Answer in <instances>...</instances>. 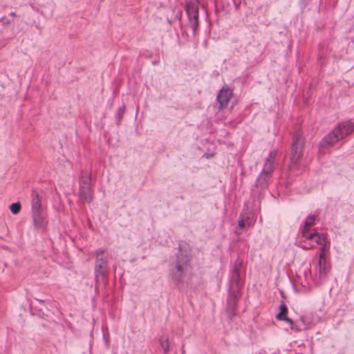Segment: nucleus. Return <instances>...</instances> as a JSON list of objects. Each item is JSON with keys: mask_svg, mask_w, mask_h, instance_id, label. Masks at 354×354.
Instances as JSON below:
<instances>
[{"mask_svg": "<svg viewBox=\"0 0 354 354\" xmlns=\"http://www.w3.org/2000/svg\"><path fill=\"white\" fill-rule=\"evenodd\" d=\"M192 257L189 245L186 243L179 244L178 252L169 266V277L176 286L183 283L190 268Z\"/></svg>", "mask_w": 354, "mask_h": 354, "instance_id": "obj_1", "label": "nucleus"}, {"mask_svg": "<svg viewBox=\"0 0 354 354\" xmlns=\"http://www.w3.org/2000/svg\"><path fill=\"white\" fill-rule=\"evenodd\" d=\"M242 261L237 259L234 264L230 281V287L227 299V313L230 319L236 315V305L241 297L242 283L240 279V269Z\"/></svg>", "mask_w": 354, "mask_h": 354, "instance_id": "obj_2", "label": "nucleus"}, {"mask_svg": "<svg viewBox=\"0 0 354 354\" xmlns=\"http://www.w3.org/2000/svg\"><path fill=\"white\" fill-rule=\"evenodd\" d=\"M93 254L95 257V278L97 283L105 282V274L108 271L109 255L106 250L98 248Z\"/></svg>", "mask_w": 354, "mask_h": 354, "instance_id": "obj_3", "label": "nucleus"}, {"mask_svg": "<svg viewBox=\"0 0 354 354\" xmlns=\"http://www.w3.org/2000/svg\"><path fill=\"white\" fill-rule=\"evenodd\" d=\"M304 146L303 133L300 130L294 131L292 136L290 169L297 167L298 160L303 156Z\"/></svg>", "mask_w": 354, "mask_h": 354, "instance_id": "obj_4", "label": "nucleus"}, {"mask_svg": "<svg viewBox=\"0 0 354 354\" xmlns=\"http://www.w3.org/2000/svg\"><path fill=\"white\" fill-rule=\"evenodd\" d=\"M202 0H186L185 10L189 19V26L195 35L199 26L198 9Z\"/></svg>", "mask_w": 354, "mask_h": 354, "instance_id": "obj_5", "label": "nucleus"}, {"mask_svg": "<svg viewBox=\"0 0 354 354\" xmlns=\"http://www.w3.org/2000/svg\"><path fill=\"white\" fill-rule=\"evenodd\" d=\"M32 219L34 227L36 230H40L41 232L46 230L48 224V221L45 210L32 212Z\"/></svg>", "mask_w": 354, "mask_h": 354, "instance_id": "obj_6", "label": "nucleus"}, {"mask_svg": "<svg viewBox=\"0 0 354 354\" xmlns=\"http://www.w3.org/2000/svg\"><path fill=\"white\" fill-rule=\"evenodd\" d=\"M335 129L339 133V138L343 140L354 132V122L350 120L339 122Z\"/></svg>", "mask_w": 354, "mask_h": 354, "instance_id": "obj_7", "label": "nucleus"}, {"mask_svg": "<svg viewBox=\"0 0 354 354\" xmlns=\"http://www.w3.org/2000/svg\"><path fill=\"white\" fill-rule=\"evenodd\" d=\"M341 140L339 138V133L334 128L333 131L326 135L319 142V147L322 148H328L333 146L338 141Z\"/></svg>", "mask_w": 354, "mask_h": 354, "instance_id": "obj_8", "label": "nucleus"}, {"mask_svg": "<svg viewBox=\"0 0 354 354\" xmlns=\"http://www.w3.org/2000/svg\"><path fill=\"white\" fill-rule=\"evenodd\" d=\"M78 196L82 201L90 203L93 198L92 186H79Z\"/></svg>", "mask_w": 354, "mask_h": 354, "instance_id": "obj_9", "label": "nucleus"}, {"mask_svg": "<svg viewBox=\"0 0 354 354\" xmlns=\"http://www.w3.org/2000/svg\"><path fill=\"white\" fill-rule=\"evenodd\" d=\"M277 153V152L276 150H273L270 152L269 156L264 163L261 172L272 176V172L274 171V163L275 162Z\"/></svg>", "mask_w": 354, "mask_h": 354, "instance_id": "obj_10", "label": "nucleus"}, {"mask_svg": "<svg viewBox=\"0 0 354 354\" xmlns=\"http://www.w3.org/2000/svg\"><path fill=\"white\" fill-rule=\"evenodd\" d=\"M232 95V91L229 88H222L217 95V100L220 104V108L223 109L229 102Z\"/></svg>", "mask_w": 354, "mask_h": 354, "instance_id": "obj_11", "label": "nucleus"}, {"mask_svg": "<svg viewBox=\"0 0 354 354\" xmlns=\"http://www.w3.org/2000/svg\"><path fill=\"white\" fill-rule=\"evenodd\" d=\"M31 199V210L32 212L44 211V209L41 205V196L38 191L33 189L32 191Z\"/></svg>", "mask_w": 354, "mask_h": 354, "instance_id": "obj_12", "label": "nucleus"}, {"mask_svg": "<svg viewBox=\"0 0 354 354\" xmlns=\"http://www.w3.org/2000/svg\"><path fill=\"white\" fill-rule=\"evenodd\" d=\"M271 178L272 176L261 172L256 180V187L261 190L266 189L269 185Z\"/></svg>", "mask_w": 354, "mask_h": 354, "instance_id": "obj_13", "label": "nucleus"}, {"mask_svg": "<svg viewBox=\"0 0 354 354\" xmlns=\"http://www.w3.org/2000/svg\"><path fill=\"white\" fill-rule=\"evenodd\" d=\"M288 307L284 303H281L279 306V313L276 315V319L278 320H283L290 325L291 328H295L293 326V321L287 317Z\"/></svg>", "mask_w": 354, "mask_h": 354, "instance_id": "obj_14", "label": "nucleus"}, {"mask_svg": "<svg viewBox=\"0 0 354 354\" xmlns=\"http://www.w3.org/2000/svg\"><path fill=\"white\" fill-rule=\"evenodd\" d=\"M91 186V175L86 170H82L79 180V186Z\"/></svg>", "mask_w": 354, "mask_h": 354, "instance_id": "obj_15", "label": "nucleus"}, {"mask_svg": "<svg viewBox=\"0 0 354 354\" xmlns=\"http://www.w3.org/2000/svg\"><path fill=\"white\" fill-rule=\"evenodd\" d=\"M329 271V268L326 265V257L324 258V261H321V259L319 258L318 262V272L320 279H324Z\"/></svg>", "mask_w": 354, "mask_h": 354, "instance_id": "obj_16", "label": "nucleus"}, {"mask_svg": "<svg viewBox=\"0 0 354 354\" xmlns=\"http://www.w3.org/2000/svg\"><path fill=\"white\" fill-rule=\"evenodd\" d=\"M316 232H310V229H301V239L299 241V243H306V241H313L314 239L315 236H316Z\"/></svg>", "mask_w": 354, "mask_h": 354, "instance_id": "obj_17", "label": "nucleus"}, {"mask_svg": "<svg viewBox=\"0 0 354 354\" xmlns=\"http://www.w3.org/2000/svg\"><path fill=\"white\" fill-rule=\"evenodd\" d=\"M159 342L164 354H168L170 349L169 337L167 336L162 335L159 339Z\"/></svg>", "mask_w": 354, "mask_h": 354, "instance_id": "obj_18", "label": "nucleus"}, {"mask_svg": "<svg viewBox=\"0 0 354 354\" xmlns=\"http://www.w3.org/2000/svg\"><path fill=\"white\" fill-rule=\"evenodd\" d=\"M246 225H250L249 218H246L245 219H244V218L239 219L238 221V228L235 231L236 233L237 234H241V232L240 230L241 229H243V227H245L246 226Z\"/></svg>", "mask_w": 354, "mask_h": 354, "instance_id": "obj_19", "label": "nucleus"}, {"mask_svg": "<svg viewBox=\"0 0 354 354\" xmlns=\"http://www.w3.org/2000/svg\"><path fill=\"white\" fill-rule=\"evenodd\" d=\"M326 236L323 234H320L317 232L316 236H315L314 239L313 241H310V242L311 243H314L316 245H320L323 243V241L326 240Z\"/></svg>", "mask_w": 354, "mask_h": 354, "instance_id": "obj_20", "label": "nucleus"}, {"mask_svg": "<svg viewBox=\"0 0 354 354\" xmlns=\"http://www.w3.org/2000/svg\"><path fill=\"white\" fill-rule=\"evenodd\" d=\"M315 217L316 216L315 215L308 216L305 221L302 229H310L315 223Z\"/></svg>", "mask_w": 354, "mask_h": 354, "instance_id": "obj_21", "label": "nucleus"}, {"mask_svg": "<svg viewBox=\"0 0 354 354\" xmlns=\"http://www.w3.org/2000/svg\"><path fill=\"white\" fill-rule=\"evenodd\" d=\"M125 106L124 105L120 106L118 109L117 113H116V123L118 125H120L122 118L123 117V115L124 113Z\"/></svg>", "mask_w": 354, "mask_h": 354, "instance_id": "obj_22", "label": "nucleus"}, {"mask_svg": "<svg viewBox=\"0 0 354 354\" xmlns=\"http://www.w3.org/2000/svg\"><path fill=\"white\" fill-rule=\"evenodd\" d=\"M21 207L19 202L13 203L10 205V210L13 214H17L20 212Z\"/></svg>", "mask_w": 354, "mask_h": 354, "instance_id": "obj_23", "label": "nucleus"}, {"mask_svg": "<svg viewBox=\"0 0 354 354\" xmlns=\"http://www.w3.org/2000/svg\"><path fill=\"white\" fill-rule=\"evenodd\" d=\"M327 243H328V241L326 240H325L324 241H323V243L320 244L321 248H320V253L319 255V258L321 259V261H324V258L326 257L324 253H325V251L327 248Z\"/></svg>", "mask_w": 354, "mask_h": 354, "instance_id": "obj_24", "label": "nucleus"}, {"mask_svg": "<svg viewBox=\"0 0 354 354\" xmlns=\"http://www.w3.org/2000/svg\"><path fill=\"white\" fill-rule=\"evenodd\" d=\"M300 247L305 250H308L315 248V245L314 243H311L310 242L306 241V243H300Z\"/></svg>", "mask_w": 354, "mask_h": 354, "instance_id": "obj_25", "label": "nucleus"}, {"mask_svg": "<svg viewBox=\"0 0 354 354\" xmlns=\"http://www.w3.org/2000/svg\"><path fill=\"white\" fill-rule=\"evenodd\" d=\"M293 326L295 328H292V330H295L297 331L301 330V328L299 327H298L297 325L295 324L294 323H293Z\"/></svg>", "mask_w": 354, "mask_h": 354, "instance_id": "obj_26", "label": "nucleus"}, {"mask_svg": "<svg viewBox=\"0 0 354 354\" xmlns=\"http://www.w3.org/2000/svg\"><path fill=\"white\" fill-rule=\"evenodd\" d=\"M304 3L306 4L308 3L310 0H301Z\"/></svg>", "mask_w": 354, "mask_h": 354, "instance_id": "obj_27", "label": "nucleus"}, {"mask_svg": "<svg viewBox=\"0 0 354 354\" xmlns=\"http://www.w3.org/2000/svg\"><path fill=\"white\" fill-rule=\"evenodd\" d=\"M10 15L12 17H15L16 15V13L15 12H12L10 13Z\"/></svg>", "mask_w": 354, "mask_h": 354, "instance_id": "obj_28", "label": "nucleus"}, {"mask_svg": "<svg viewBox=\"0 0 354 354\" xmlns=\"http://www.w3.org/2000/svg\"><path fill=\"white\" fill-rule=\"evenodd\" d=\"M181 351H182L183 354H184L185 353V349H184V346H183Z\"/></svg>", "mask_w": 354, "mask_h": 354, "instance_id": "obj_29", "label": "nucleus"}]
</instances>
